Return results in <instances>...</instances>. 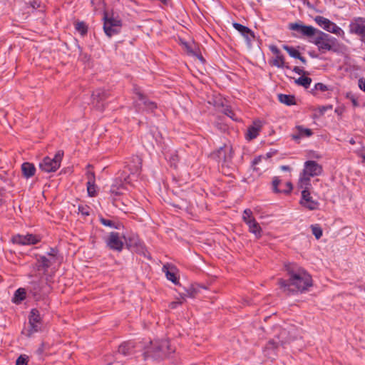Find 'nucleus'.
Here are the masks:
<instances>
[{"mask_svg":"<svg viewBox=\"0 0 365 365\" xmlns=\"http://www.w3.org/2000/svg\"><path fill=\"white\" fill-rule=\"evenodd\" d=\"M288 279H279V289L287 295L303 293L312 286L311 275L302 267L296 264L289 263L285 265Z\"/></svg>","mask_w":365,"mask_h":365,"instance_id":"nucleus-1","label":"nucleus"},{"mask_svg":"<svg viewBox=\"0 0 365 365\" xmlns=\"http://www.w3.org/2000/svg\"><path fill=\"white\" fill-rule=\"evenodd\" d=\"M103 19V30L108 37H111L120 33L122 26V21L119 16H115L113 14H109L105 12Z\"/></svg>","mask_w":365,"mask_h":365,"instance_id":"nucleus-2","label":"nucleus"},{"mask_svg":"<svg viewBox=\"0 0 365 365\" xmlns=\"http://www.w3.org/2000/svg\"><path fill=\"white\" fill-rule=\"evenodd\" d=\"M314 36L315 38L313 43L318 47L319 51L333 50L336 43V39L334 37L318 29Z\"/></svg>","mask_w":365,"mask_h":365,"instance_id":"nucleus-3","label":"nucleus"},{"mask_svg":"<svg viewBox=\"0 0 365 365\" xmlns=\"http://www.w3.org/2000/svg\"><path fill=\"white\" fill-rule=\"evenodd\" d=\"M63 155V153L59 150L53 158L45 157L39 164L40 169L46 173L55 172L61 165Z\"/></svg>","mask_w":365,"mask_h":365,"instance_id":"nucleus-4","label":"nucleus"},{"mask_svg":"<svg viewBox=\"0 0 365 365\" xmlns=\"http://www.w3.org/2000/svg\"><path fill=\"white\" fill-rule=\"evenodd\" d=\"M289 29L296 32L293 35L297 38H311L314 36L316 32H317V29L312 26L304 25L302 23H291L289 24Z\"/></svg>","mask_w":365,"mask_h":365,"instance_id":"nucleus-5","label":"nucleus"},{"mask_svg":"<svg viewBox=\"0 0 365 365\" xmlns=\"http://www.w3.org/2000/svg\"><path fill=\"white\" fill-rule=\"evenodd\" d=\"M171 351L170 342L168 340H161L155 342L154 346L149 348L145 354L157 359L166 356Z\"/></svg>","mask_w":365,"mask_h":365,"instance_id":"nucleus-6","label":"nucleus"},{"mask_svg":"<svg viewBox=\"0 0 365 365\" xmlns=\"http://www.w3.org/2000/svg\"><path fill=\"white\" fill-rule=\"evenodd\" d=\"M314 21L325 31L334 34L342 38L344 37V31L335 23L331 21L329 19L322 16H317L314 18Z\"/></svg>","mask_w":365,"mask_h":365,"instance_id":"nucleus-7","label":"nucleus"},{"mask_svg":"<svg viewBox=\"0 0 365 365\" xmlns=\"http://www.w3.org/2000/svg\"><path fill=\"white\" fill-rule=\"evenodd\" d=\"M130 183V176L125 175V172L123 171L119 174L113 182L110 192L114 195H120L123 194V192L128 190L126 185Z\"/></svg>","mask_w":365,"mask_h":365,"instance_id":"nucleus-8","label":"nucleus"},{"mask_svg":"<svg viewBox=\"0 0 365 365\" xmlns=\"http://www.w3.org/2000/svg\"><path fill=\"white\" fill-rule=\"evenodd\" d=\"M212 156L223 164L230 163L233 158L232 145L230 143H225L223 146L220 147L216 152L212 153Z\"/></svg>","mask_w":365,"mask_h":365,"instance_id":"nucleus-9","label":"nucleus"},{"mask_svg":"<svg viewBox=\"0 0 365 365\" xmlns=\"http://www.w3.org/2000/svg\"><path fill=\"white\" fill-rule=\"evenodd\" d=\"M287 332L285 329L281 331L280 334L277 337V341L271 340L269 341L264 348V354L269 358L272 359V351H274L275 349L278 347L279 344L284 345L289 342L290 339L287 337Z\"/></svg>","mask_w":365,"mask_h":365,"instance_id":"nucleus-10","label":"nucleus"},{"mask_svg":"<svg viewBox=\"0 0 365 365\" xmlns=\"http://www.w3.org/2000/svg\"><path fill=\"white\" fill-rule=\"evenodd\" d=\"M123 238L118 232H112L106 238L105 242L109 249L120 252L124 245Z\"/></svg>","mask_w":365,"mask_h":365,"instance_id":"nucleus-11","label":"nucleus"},{"mask_svg":"<svg viewBox=\"0 0 365 365\" xmlns=\"http://www.w3.org/2000/svg\"><path fill=\"white\" fill-rule=\"evenodd\" d=\"M108 93L102 88H98L93 91L92 94V104L97 110H103L104 108V101L108 98Z\"/></svg>","mask_w":365,"mask_h":365,"instance_id":"nucleus-12","label":"nucleus"},{"mask_svg":"<svg viewBox=\"0 0 365 365\" xmlns=\"http://www.w3.org/2000/svg\"><path fill=\"white\" fill-rule=\"evenodd\" d=\"M41 318L39 312L36 309H33L31 311V314L29 318V329L28 330V336H31L40 329L39 324L41 323Z\"/></svg>","mask_w":365,"mask_h":365,"instance_id":"nucleus-13","label":"nucleus"},{"mask_svg":"<svg viewBox=\"0 0 365 365\" xmlns=\"http://www.w3.org/2000/svg\"><path fill=\"white\" fill-rule=\"evenodd\" d=\"M12 242L14 244L20 245H35L40 241V238L32 234L27 235H16L12 237Z\"/></svg>","mask_w":365,"mask_h":365,"instance_id":"nucleus-14","label":"nucleus"},{"mask_svg":"<svg viewBox=\"0 0 365 365\" xmlns=\"http://www.w3.org/2000/svg\"><path fill=\"white\" fill-rule=\"evenodd\" d=\"M300 204L302 206L309 210H315L318 209L319 205L318 201L312 198L311 193L308 190L302 191Z\"/></svg>","mask_w":365,"mask_h":365,"instance_id":"nucleus-15","label":"nucleus"},{"mask_svg":"<svg viewBox=\"0 0 365 365\" xmlns=\"http://www.w3.org/2000/svg\"><path fill=\"white\" fill-rule=\"evenodd\" d=\"M135 93L136 96L135 105L138 107L139 110L142 106L148 110H153L157 108L156 104L153 101H148L139 90L136 89Z\"/></svg>","mask_w":365,"mask_h":365,"instance_id":"nucleus-16","label":"nucleus"},{"mask_svg":"<svg viewBox=\"0 0 365 365\" xmlns=\"http://www.w3.org/2000/svg\"><path fill=\"white\" fill-rule=\"evenodd\" d=\"M322 172V166L318 164L316 161L308 160L304 163V168L303 173L308 175L310 177H314L319 175Z\"/></svg>","mask_w":365,"mask_h":365,"instance_id":"nucleus-17","label":"nucleus"},{"mask_svg":"<svg viewBox=\"0 0 365 365\" xmlns=\"http://www.w3.org/2000/svg\"><path fill=\"white\" fill-rule=\"evenodd\" d=\"M349 31L365 37V19L358 18L349 24Z\"/></svg>","mask_w":365,"mask_h":365,"instance_id":"nucleus-18","label":"nucleus"},{"mask_svg":"<svg viewBox=\"0 0 365 365\" xmlns=\"http://www.w3.org/2000/svg\"><path fill=\"white\" fill-rule=\"evenodd\" d=\"M232 26L243 36L248 43H250L254 39V33L248 27L236 22L233 23Z\"/></svg>","mask_w":365,"mask_h":365,"instance_id":"nucleus-19","label":"nucleus"},{"mask_svg":"<svg viewBox=\"0 0 365 365\" xmlns=\"http://www.w3.org/2000/svg\"><path fill=\"white\" fill-rule=\"evenodd\" d=\"M31 284L30 291L35 297L44 294L47 291L46 290L47 289L46 283L43 281H34Z\"/></svg>","mask_w":365,"mask_h":365,"instance_id":"nucleus-20","label":"nucleus"},{"mask_svg":"<svg viewBox=\"0 0 365 365\" xmlns=\"http://www.w3.org/2000/svg\"><path fill=\"white\" fill-rule=\"evenodd\" d=\"M262 127V123L260 120H255L253 125L248 128L247 138L248 140H252L257 138L259 133Z\"/></svg>","mask_w":365,"mask_h":365,"instance_id":"nucleus-21","label":"nucleus"},{"mask_svg":"<svg viewBox=\"0 0 365 365\" xmlns=\"http://www.w3.org/2000/svg\"><path fill=\"white\" fill-rule=\"evenodd\" d=\"M126 167L129 169L131 174L138 173L141 168V159L139 156L135 155L131 158L129 162H126Z\"/></svg>","mask_w":365,"mask_h":365,"instance_id":"nucleus-22","label":"nucleus"},{"mask_svg":"<svg viewBox=\"0 0 365 365\" xmlns=\"http://www.w3.org/2000/svg\"><path fill=\"white\" fill-rule=\"evenodd\" d=\"M281 185V181L277 178H274L272 181V189L274 192L288 194L292 190V185L290 182H286V189L279 188V185Z\"/></svg>","mask_w":365,"mask_h":365,"instance_id":"nucleus-23","label":"nucleus"},{"mask_svg":"<svg viewBox=\"0 0 365 365\" xmlns=\"http://www.w3.org/2000/svg\"><path fill=\"white\" fill-rule=\"evenodd\" d=\"M163 271L165 273L166 277L168 280L171 281L174 284L178 283V278L175 275V267L166 264L163 265Z\"/></svg>","mask_w":365,"mask_h":365,"instance_id":"nucleus-24","label":"nucleus"},{"mask_svg":"<svg viewBox=\"0 0 365 365\" xmlns=\"http://www.w3.org/2000/svg\"><path fill=\"white\" fill-rule=\"evenodd\" d=\"M247 225L249 227V231L251 233L254 234L257 238H260L262 237V230L260 225L256 221V220L249 221L248 223H247Z\"/></svg>","mask_w":365,"mask_h":365,"instance_id":"nucleus-25","label":"nucleus"},{"mask_svg":"<svg viewBox=\"0 0 365 365\" xmlns=\"http://www.w3.org/2000/svg\"><path fill=\"white\" fill-rule=\"evenodd\" d=\"M296 130H297V134L292 135V138L294 140H298L303 137H309L313 133L311 129L305 128L301 125L297 126Z\"/></svg>","mask_w":365,"mask_h":365,"instance_id":"nucleus-26","label":"nucleus"},{"mask_svg":"<svg viewBox=\"0 0 365 365\" xmlns=\"http://www.w3.org/2000/svg\"><path fill=\"white\" fill-rule=\"evenodd\" d=\"M310 176L302 172L300 175L298 185L302 190H309L311 187Z\"/></svg>","mask_w":365,"mask_h":365,"instance_id":"nucleus-27","label":"nucleus"},{"mask_svg":"<svg viewBox=\"0 0 365 365\" xmlns=\"http://www.w3.org/2000/svg\"><path fill=\"white\" fill-rule=\"evenodd\" d=\"M21 170L24 176L29 178L35 174L36 168L32 163H24L21 165Z\"/></svg>","mask_w":365,"mask_h":365,"instance_id":"nucleus-28","label":"nucleus"},{"mask_svg":"<svg viewBox=\"0 0 365 365\" xmlns=\"http://www.w3.org/2000/svg\"><path fill=\"white\" fill-rule=\"evenodd\" d=\"M26 290L24 288H19L14 293L13 302L20 304L26 298Z\"/></svg>","mask_w":365,"mask_h":365,"instance_id":"nucleus-29","label":"nucleus"},{"mask_svg":"<svg viewBox=\"0 0 365 365\" xmlns=\"http://www.w3.org/2000/svg\"><path fill=\"white\" fill-rule=\"evenodd\" d=\"M278 99L280 103L287 106H292L295 104V99L293 96L286 94H279Z\"/></svg>","mask_w":365,"mask_h":365,"instance_id":"nucleus-30","label":"nucleus"},{"mask_svg":"<svg viewBox=\"0 0 365 365\" xmlns=\"http://www.w3.org/2000/svg\"><path fill=\"white\" fill-rule=\"evenodd\" d=\"M133 347L132 343L130 342L123 343L119 346L118 352L124 356L128 355L130 354V350Z\"/></svg>","mask_w":365,"mask_h":365,"instance_id":"nucleus-31","label":"nucleus"},{"mask_svg":"<svg viewBox=\"0 0 365 365\" xmlns=\"http://www.w3.org/2000/svg\"><path fill=\"white\" fill-rule=\"evenodd\" d=\"M273 65L278 68H290V67L288 65L285 64L284 58L282 54L275 56V58L273 60Z\"/></svg>","mask_w":365,"mask_h":365,"instance_id":"nucleus-32","label":"nucleus"},{"mask_svg":"<svg viewBox=\"0 0 365 365\" xmlns=\"http://www.w3.org/2000/svg\"><path fill=\"white\" fill-rule=\"evenodd\" d=\"M75 29L81 36L86 35L88 31V26L83 21H77L75 24Z\"/></svg>","mask_w":365,"mask_h":365,"instance_id":"nucleus-33","label":"nucleus"},{"mask_svg":"<svg viewBox=\"0 0 365 365\" xmlns=\"http://www.w3.org/2000/svg\"><path fill=\"white\" fill-rule=\"evenodd\" d=\"M297 85L302 86L306 88H309L312 83V79L309 77L302 76L295 80Z\"/></svg>","mask_w":365,"mask_h":365,"instance_id":"nucleus-34","label":"nucleus"},{"mask_svg":"<svg viewBox=\"0 0 365 365\" xmlns=\"http://www.w3.org/2000/svg\"><path fill=\"white\" fill-rule=\"evenodd\" d=\"M100 222H101L102 225H103L106 227H109L110 228H115V229L120 228L119 223L115 224L113 221L108 220V219L100 217Z\"/></svg>","mask_w":365,"mask_h":365,"instance_id":"nucleus-35","label":"nucleus"},{"mask_svg":"<svg viewBox=\"0 0 365 365\" xmlns=\"http://www.w3.org/2000/svg\"><path fill=\"white\" fill-rule=\"evenodd\" d=\"M283 48L289 53V55L294 58H299L300 53L293 47L284 45Z\"/></svg>","mask_w":365,"mask_h":365,"instance_id":"nucleus-36","label":"nucleus"},{"mask_svg":"<svg viewBox=\"0 0 365 365\" xmlns=\"http://www.w3.org/2000/svg\"><path fill=\"white\" fill-rule=\"evenodd\" d=\"M242 220L247 224L249 221L255 220L252 211L250 209H245L243 212Z\"/></svg>","mask_w":365,"mask_h":365,"instance_id":"nucleus-37","label":"nucleus"},{"mask_svg":"<svg viewBox=\"0 0 365 365\" xmlns=\"http://www.w3.org/2000/svg\"><path fill=\"white\" fill-rule=\"evenodd\" d=\"M55 261H53L51 259L47 258L45 256L40 257L39 262L41 263V266L45 269L48 268Z\"/></svg>","mask_w":365,"mask_h":365,"instance_id":"nucleus-38","label":"nucleus"},{"mask_svg":"<svg viewBox=\"0 0 365 365\" xmlns=\"http://www.w3.org/2000/svg\"><path fill=\"white\" fill-rule=\"evenodd\" d=\"M311 229L312 234L315 236V237L317 240L322 236V230L319 225L316 224L311 225Z\"/></svg>","mask_w":365,"mask_h":365,"instance_id":"nucleus-39","label":"nucleus"},{"mask_svg":"<svg viewBox=\"0 0 365 365\" xmlns=\"http://www.w3.org/2000/svg\"><path fill=\"white\" fill-rule=\"evenodd\" d=\"M87 190L88 195L91 197H93L96 195V185L95 182L88 181L87 182Z\"/></svg>","mask_w":365,"mask_h":365,"instance_id":"nucleus-40","label":"nucleus"},{"mask_svg":"<svg viewBox=\"0 0 365 365\" xmlns=\"http://www.w3.org/2000/svg\"><path fill=\"white\" fill-rule=\"evenodd\" d=\"M29 356L24 354L18 357L16 361V365H27Z\"/></svg>","mask_w":365,"mask_h":365,"instance_id":"nucleus-41","label":"nucleus"},{"mask_svg":"<svg viewBox=\"0 0 365 365\" xmlns=\"http://www.w3.org/2000/svg\"><path fill=\"white\" fill-rule=\"evenodd\" d=\"M90 207L86 205H79L78 212L83 216H88L90 215Z\"/></svg>","mask_w":365,"mask_h":365,"instance_id":"nucleus-42","label":"nucleus"},{"mask_svg":"<svg viewBox=\"0 0 365 365\" xmlns=\"http://www.w3.org/2000/svg\"><path fill=\"white\" fill-rule=\"evenodd\" d=\"M169 161L171 166L176 167L177 162L178 161V156L175 154H171L170 156H169Z\"/></svg>","mask_w":365,"mask_h":365,"instance_id":"nucleus-43","label":"nucleus"},{"mask_svg":"<svg viewBox=\"0 0 365 365\" xmlns=\"http://www.w3.org/2000/svg\"><path fill=\"white\" fill-rule=\"evenodd\" d=\"M314 88L317 91H326L328 90L327 86L322 83H316Z\"/></svg>","mask_w":365,"mask_h":365,"instance_id":"nucleus-44","label":"nucleus"},{"mask_svg":"<svg viewBox=\"0 0 365 365\" xmlns=\"http://www.w3.org/2000/svg\"><path fill=\"white\" fill-rule=\"evenodd\" d=\"M262 159V158L261 156H259L254 159V160L252 161V165L254 167V170H259V168H257L256 167V165H258L261 162Z\"/></svg>","mask_w":365,"mask_h":365,"instance_id":"nucleus-45","label":"nucleus"},{"mask_svg":"<svg viewBox=\"0 0 365 365\" xmlns=\"http://www.w3.org/2000/svg\"><path fill=\"white\" fill-rule=\"evenodd\" d=\"M88 181L95 182V174L92 171L87 172Z\"/></svg>","mask_w":365,"mask_h":365,"instance_id":"nucleus-46","label":"nucleus"},{"mask_svg":"<svg viewBox=\"0 0 365 365\" xmlns=\"http://www.w3.org/2000/svg\"><path fill=\"white\" fill-rule=\"evenodd\" d=\"M225 113L229 116L230 118H231L233 120H237L236 118H235V114L234 113L232 112V110H231L229 108H226L225 110Z\"/></svg>","mask_w":365,"mask_h":365,"instance_id":"nucleus-47","label":"nucleus"},{"mask_svg":"<svg viewBox=\"0 0 365 365\" xmlns=\"http://www.w3.org/2000/svg\"><path fill=\"white\" fill-rule=\"evenodd\" d=\"M359 87L365 92V79L361 78L359 80Z\"/></svg>","mask_w":365,"mask_h":365,"instance_id":"nucleus-48","label":"nucleus"},{"mask_svg":"<svg viewBox=\"0 0 365 365\" xmlns=\"http://www.w3.org/2000/svg\"><path fill=\"white\" fill-rule=\"evenodd\" d=\"M270 49L275 56L281 55V52L277 46H272L270 47Z\"/></svg>","mask_w":365,"mask_h":365,"instance_id":"nucleus-49","label":"nucleus"},{"mask_svg":"<svg viewBox=\"0 0 365 365\" xmlns=\"http://www.w3.org/2000/svg\"><path fill=\"white\" fill-rule=\"evenodd\" d=\"M293 71L295 72L297 74H304V71L303 69L299 68L298 66H295L294 68H293Z\"/></svg>","mask_w":365,"mask_h":365,"instance_id":"nucleus-50","label":"nucleus"},{"mask_svg":"<svg viewBox=\"0 0 365 365\" xmlns=\"http://www.w3.org/2000/svg\"><path fill=\"white\" fill-rule=\"evenodd\" d=\"M56 255V251L54 249H51V252L48 253V255L51 257L53 261H55V256Z\"/></svg>","mask_w":365,"mask_h":365,"instance_id":"nucleus-51","label":"nucleus"},{"mask_svg":"<svg viewBox=\"0 0 365 365\" xmlns=\"http://www.w3.org/2000/svg\"><path fill=\"white\" fill-rule=\"evenodd\" d=\"M280 169L283 171H290L291 170V168L288 165H282L280 167Z\"/></svg>","mask_w":365,"mask_h":365,"instance_id":"nucleus-52","label":"nucleus"},{"mask_svg":"<svg viewBox=\"0 0 365 365\" xmlns=\"http://www.w3.org/2000/svg\"><path fill=\"white\" fill-rule=\"evenodd\" d=\"M298 59H299L301 61L302 63H303L304 64H306L307 63V60L304 57L302 56L301 54L299 55V58H297Z\"/></svg>","mask_w":365,"mask_h":365,"instance_id":"nucleus-53","label":"nucleus"},{"mask_svg":"<svg viewBox=\"0 0 365 365\" xmlns=\"http://www.w3.org/2000/svg\"><path fill=\"white\" fill-rule=\"evenodd\" d=\"M351 102H352L354 106H358V102L355 98L353 97L351 98Z\"/></svg>","mask_w":365,"mask_h":365,"instance_id":"nucleus-54","label":"nucleus"},{"mask_svg":"<svg viewBox=\"0 0 365 365\" xmlns=\"http://www.w3.org/2000/svg\"><path fill=\"white\" fill-rule=\"evenodd\" d=\"M360 156L363 159V160L365 161V153L361 154Z\"/></svg>","mask_w":365,"mask_h":365,"instance_id":"nucleus-55","label":"nucleus"},{"mask_svg":"<svg viewBox=\"0 0 365 365\" xmlns=\"http://www.w3.org/2000/svg\"><path fill=\"white\" fill-rule=\"evenodd\" d=\"M186 47H187V48L188 52H190V53H193V52H192V50H190V49L188 48V46H187V45H186Z\"/></svg>","mask_w":365,"mask_h":365,"instance_id":"nucleus-56","label":"nucleus"},{"mask_svg":"<svg viewBox=\"0 0 365 365\" xmlns=\"http://www.w3.org/2000/svg\"><path fill=\"white\" fill-rule=\"evenodd\" d=\"M178 304V302H174V303H173L172 308H174V307H175V305H174V304Z\"/></svg>","mask_w":365,"mask_h":365,"instance_id":"nucleus-57","label":"nucleus"},{"mask_svg":"<svg viewBox=\"0 0 365 365\" xmlns=\"http://www.w3.org/2000/svg\"><path fill=\"white\" fill-rule=\"evenodd\" d=\"M350 143H351V144H354V141L351 140L350 141Z\"/></svg>","mask_w":365,"mask_h":365,"instance_id":"nucleus-58","label":"nucleus"},{"mask_svg":"<svg viewBox=\"0 0 365 365\" xmlns=\"http://www.w3.org/2000/svg\"><path fill=\"white\" fill-rule=\"evenodd\" d=\"M200 59L201 61H202V60H203V58H202V56H200Z\"/></svg>","mask_w":365,"mask_h":365,"instance_id":"nucleus-59","label":"nucleus"},{"mask_svg":"<svg viewBox=\"0 0 365 365\" xmlns=\"http://www.w3.org/2000/svg\"><path fill=\"white\" fill-rule=\"evenodd\" d=\"M282 189H286V183L284 184V187Z\"/></svg>","mask_w":365,"mask_h":365,"instance_id":"nucleus-60","label":"nucleus"}]
</instances>
